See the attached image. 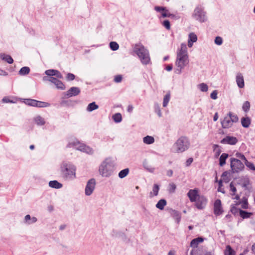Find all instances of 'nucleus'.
Returning <instances> with one entry per match:
<instances>
[{
	"mask_svg": "<svg viewBox=\"0 0 255 255\" xmlns=\"http://www.w3.org/2000/svg\"><path fill=\"white\" fill-rule=\"evenodd\" d=\"M163 25L168 30L170 28V23L168 20H165L163 22Z\"/></svg>",
	"mask_w": 255,
	"mask_h": 255,
	"instance_id": "09e8293b",
	"label": "nucleus"
},
{
	"mask_svg": "<svg viewBox=\"0 0 255 255\" xmlns=\"http://www.w3.org/2000/svg\"><path fill=\"white\" fill-rule=\"evenodd\" d=\"M250 103L248 101L245 102L242 106V109L245 112H247L250 110Z\"/></svg>",
	"mask_w": 255,
	"mask_h": 255,
	"instance_id": "a19ab883",
	"label": "nucleus"
},
{
	"mask_svg": "<svg viewBox=\"0 0 255 255\" xmlns=\"http://www.w3.org/2000/svg\"><path fill=\"white\" fill-rule=\"evenodd\" d=\"M171 215L175 220L176 223L179 224L180 223L181 217L180 213L177 211L172 210L171 212Z\"/></svg>",
	"mask_w": 255,
	"mask_h": 255,
	"instance_id": "4be33fe9",
	"label": "nucleus"
},
{
	"mask_svg": "<svg viewBox=\"0 0 255 255\" xmlns=\"http://www.w3.org/2000/svg\"><path fill=\"white\" fill-rule=\"evenodd\" d=\"M110 46L111 49L113 51L118 50L119 47V44L117 42L114 41L110 42Z\"/></svg>",
	"mask_w": 255,
	"mask_h": 255,
	"instance_id": "37998d69",
	"label": "nucleus"
},
{
	"mask_svg": "<svg viewBox=\"0 0 255 255\" xmlns=\"http://www.w3.org/2000/svg\"><path fill=\"white\" fill-rule=\"evenodd\" d=\"M172 69V66L171 65H168L166 67V70L168 71H170Z\"/></svg>",
	"mask_w": 255,
	"mask_h": 255,
	"instance_id": "774afa93",
	"label": "nucleus"
},
{
	"mask_svg": "<svg viewBox=\"0 0 255 255\" xmlns=\"http://www.w3.org/2000/svg\"><path fill=\"white\" fill-rule=\"evenodd\" d=\"M49 186L52 188H54L55 189H59L62 187V184L60 183L56 180H53L50 181L49 182Z\"/></svg>",
	"mask_w": 255,
	"mask_h": 255,
	"instance_id": "b1692460",
	"label": "nucleus"
},
{
	"mask_svg": "<svg viewBox=\"0 0 255 255\" xmlns=\"http://www.w3.org/2000/svg\"><path fill=\"white\" fill-rule=\"evenodd\" d=\"M236 156L237 157L239 158L244 160L245 161H246V160H247L245 156L243 154H242L240 153H237L236 154Z\"/></svg>",
	"mask_w": 255,
	"mask_h": 255,
	"instance_id": "6e6d98bb",
	"label": "nucleus"
},
{
	"mask_svg": "<svg viewBox=\"0 0 255 255\" xmlns=\"http://www.w3.org/2000/svg\"><path fill=\"white\" fill-rule=\"evenodd\" d=\"M230 190L233 192L232 195H235L237 190H236V187H234L232 182L230 183Z\"/></svg>",
	"mask_w": 255,
	"mask_h": 255,
	"instance_id": "5fc2aeb1",
	"label": "nucleus"
},
{
	"mask_svg": "<svg viewBox=\"0 0 255 255\" xmlns=\"http://www.w3.org/2000/svg\"><path fill=\"white\" fill-rule=\"evenodd\" d=\"M193 159L192 158H188L186 162V165L189 166L193 162Z\"/></svg>",
	"mask_w": 255,
	"mask_h": 255,
	"instance_id": "bf43d9fd",
	"label": "nucleus"
},
{
	"mask_svg": "<svg viewBox=\"0 0 255 255\" xmlns=\"http://www.w3.org/2000/svg\"><path fill=\"white\" fill-rule=\"evenodd\" d=\"M133 51L138 56L142 64L147 65L150 63L149 52L143 45L136 44L133 47Z\"/></svg>",
	"mask_w": 255,
	"mask_h": 255,
	"instance_id": "39448f33",
	"label": "nucleus"
},
{
	"mask_svg": "<svg viewBox=\"0 0 255 255\" xmlns=\"http://www.w3.org/2000/svg\"><path fill=\"white\" fill-rule=\"evenodd\" d=\"M30 69L28 67H23L19 71V74L20 75H25L29 73Z\"/></svg>",
	"mask_w": 255,
	"mask_h": 255,
	"instance_id": "72a5a7b5",
	"label": "nucleus"
},
{
	"mask_svg": "<svg viewBox=\"0 0 255 255\" xmlns=\"http://www.w3.org/2000/svg\"><path fill=\"white\" fill-rule=\"evenodd\" d=\"M193 17L200 22H204L207 20L205 12L201 6H198L195 8L193 13Z\"/></svg>",
	"mask_w": 255,
	"mask_h": 255,
	"instance_id": "6e6552de",
	"label": "nucleus"
},
{
	"mask_svg": "<svg viewBox=\"0 0 255 255\" xmlns=\"http://www.w3.org/2000/svg\"><path fill=\"white\" fill-rule=\"evenodd\" d=\"M122 80V76L120 75L116 76L115 77V79H114V81L116 83H119V82H121Z\"/></svg>",
	"mask_w": 255,
	"mask_h": 255,
	"instance_id": "4d7b16f0",
	"label": "nucleus"
},
{
	"mask_svg": "<svg viewBox=\"0 0 255 255\" xmlns=\"http://www.w3.org/2000/svg\"><path fill=\"white\" fill-rule=\"evenodd\" d=\"M241 124L244 128H248L251 123V120L249 117H243L241 120Z\"/></svg>",
	"mask_w": 255,
	"mask_h": 255,
	"instance_id": "412c9836",
	"label": "nucleus"
},
{
	"mask_svg": "<svg viewBox=\"0 0 255 255\" xmlns=\"http://www.w3.org/2000/svg\"><path fill=\"white\" fill-rule=\"evenodd\" d=\"M80 93V90L79 88L73 87L67 91L66 96L68 97H71L72 96H77Z\"/></svg>",
	"mask_w": 255,
	"mask_h": 255,
	"instance_id": "dca6fc26",
	"label": "nucleus"
},
{
	"mask_svg": "<svg viewBox=\"0 0 255 255\" xmlns=\"http://www.w3.org/2000/svg\"><path fill=\"white\" fill-rule=\"evenodd\" d=\"M204 239L202 237H198L192 240L190 243V246L192 248H197L199 243H202Z\"/></svg>",
	"mask_w": 255,
	"mask_h": 255,
	"instance_id": "aec40b11",
	"label": "nucleus"
},
{
	"mask_svg": "<svg viewBox=\"0 0 255 255\" xmlns=\"http://www.w3.org/2000/svg\"><path fill=\"white\" fill-rule=\"evenodd\" d=\"M231 167L234 172L242 171L244 168V164L239 159L231 158Z\"/></svg>",
	"mask_w": 255,
	"mask_h": 255,
	"instance_id": "1a4fd4ad",
	"label": "nucleus"
},
{
	"mask_svg": "<svg viewBox=\"0 0 255 255\" xmlns=\"http://www.w3.org/2000/svg\"><path fill=\"white\" fill-rule=\"evenodd\" d=\"M198 88L202 92H207L208 90V85L204 83H201L198 85Z\"/></svg>",
	"mask_w": 255,
	"mask_h": 255,
	"instance_id": "ea45409f",
	"label": "nucleus"
},
{
	"mask_svg": "<svg viewBox=\"0 0 255 255\" xmlns=\"http://www.w3.org/2000/svg\"><path fill=\"white\" fill-rule=\"evenodd\" d=\"M43 80H48L55 84L58 79L54 77L47 78V77H43Z\"/></svg>",
	"mask_w": 255,
	"mask_h": 255,
	"instance_id": "49530a36",
	"label": "nucleus"
},
{
	"mask_svg": "<svg viewBox=\"0 0 255 255\" xmlns=\"http://www.w3.org/2000/svg\"><path fill=\"white\" fill-rule=\"evenodd\" d=\"M159 190V186L157 184L153 185L152 191L150 193V196L153 197V196H157Z\"/></svg>",
	"mask_w": 255,
	"mask_h": 255,
	"instance_id": "2f4dec72",
	"label": "nucleus"
},
{
	"mask_svg": "<svg viewBox=\"0 0 255 255\" xmlns=\"http://www.w3.org/2000/svg\"><path fill=\"white\" fill-rule=\"evenodd\" d=\"M190 146L189 138L184 136L180 137L174 143L173 151L176 153H182L188 149Z\"/></svg>",
	"mask_w": 255,
	"mask_h": 255,
	"instance_id": "20e7f679",
	"label": "nucleus"
},
{
	"mask_svg": "<svg viewBox=\"0 0 255 255\" xmlns=\"http://www.w3.org/2000/svg\"><path fill=\"white\" fill-rule=\"evenodd\" d=\"M35 123L38 126H43L45 124L44 119L40 116H37L34 118Z\"/></svg>",
	"mask_w": 255,
	"mask_h": 255,
	"instance_id": "a878e982",
	"label": "nucleus"
},
{
	"mask_svg": "<svg viewBox=\"0 0 255 255\" xmlns=\"http://www.w3.org/2000/svg\"><path fill=\"white\" fill-rule=\"evenodd\" d=\"M214 214L216 215H221L223 212L221 207V202L219 199L216 200L214 203Z\"/></svg>",
	"mask_w": 255,
	"mask_h": 255,
	"instance_id": "2eb2a0df",
	"label": "nucleus"
},
{
	"mask_svg": "<svg viewBox=\"0 0 255 255\" xmlns=\"http://www.w3.org/2000/svg\"><path fill=\"white\" fill-rule=\"evenodd\" d=\"M50 106V104L47 102L37 101L36 107L45 108Z\"/></svg>",
	"mask_w": 255,
	"mask_h": 255,
	"instance_id": "e433bc0d",
	"label": "nucleus"
},
{
	"mask_svg": "<svg viewBox=\"0 0 255 255\" xmlns=\"http://www.w3.org/2000/svg\"><path fill=\"white\" fill-rule=\"evenodd\" d=\"M55 85L58 89H60L61 90L64 89L65 87L64 84L61 81L59 80H58L56 83H55Z\"/></svg>",
	"mask_w": 255,
	"mask_h": 255,
	"instance_id": "a18cd8bd",
	"label": "nucleus"
},
{
	"mask_svg": "<svg viewBox=\"0 0 255 255\" xmlns=\"http://www.w3.org/2000/svg\"><path fill=\"white\" fill-rule=\"evenodd\" d=\"M62 177L66 180H72L76 178V167L70 162L64 161L60 166Z\"/></svg>",
	"mask_w": 255,
	"mask_h": 255,
	"instance_id": "f03ea898",
	"label": "nucleus"
},
{
	"mask_svg": "<svg viewBox=\"0 0 255 255\" xmlns=\"http://www.w3.org/2000/svg\"><path fill=\"white\" fill-rule=\"evenodd\" d=\"M167 175L169 177H171L173 175V171L171 169H169L167 171Z\"/></svg>",
	"mask_w": 255,
	"mask_h": 255,
	"instance_id": "0e129e2a",
	"label": "nucleus"
},
{
	"mask_svg": "<svg viewBox=\"0 0 255 255\" xmlns=\"http://www.w3.org/2000/svg\"><path fill=\"white\" fill-rule=\"evenodd\" d=\"M133 107L132 105H128V111L129 113H131L133 110Z\"/></svg>",
	"mask_w": 255,
	"mask_h": 255,
	"instance_id": "338daca9",
	"label": "nucleus"
},
{
	"mask_svg": "<svg viewBox=\"0 0 255 255\" xmlns=\"http://www.w3.org/2000/svg\"><path fill=\"white\" fill-rule=\"evenodd\" d=\"M2 102L3 103H11L12 101L9 100V99L7 97H4L2 100Z\"/></svg>",
	"mask_w": 255,
	"mask_h": 255,
	"instance_id": "680f3d73",
	"label": "nucleus"
},
{
	"mask_svg": "<svg viewBox=\"0 0 255 255\" xmlns=\"http://www.w3.org/2000/svg\"><path fill=\"white\" fill-rule=\"evenodd\" d=\"M96 186V180L94 178H92L88 180L85 187V192L86 196H90L94 190Z\"/></svg>",
	"mask_w": 255,
	"mask_h": 255,
	"instance_id": "9d476101",
	"label": "nucleus"
},
{
	"mask_svg": "<svg viewBox=\"0 0 255 255\" xmlns=\"http://www.w3.org/2000/svg\"><path fill=\"white\" fill-rule=\"evenodd\" d=\"M237 211H239L240 216L243 219L249 218L252 215V213L248 212L241 209H238L236 207H233L231 209V212L233 213H236Z\"/></svg>",
	"mask_w": 255,
	"mask_h": 255,
	"instance_id": "4468645a",
	"label": "nucleus"
},
{
	"mask_svg": "<svg viewBox=\"0 0 255 255\" xmlns=\"http://www.w3.org/2000/svg\"><path fill=\"white\" fill-rule=\"evenodd\" d=\"M236 82L240 88H243L245 86L244 79L243 75L238 73L236 76Z\"/></svg>",
	"mask_w": 255,
	"mask_h": 255,
	"instance_id": "a211bd4d",
	"label": "nucleus"
},
{
	"mask_svg": "<svg viewBox=\"0 0 255 255\" xmlns=\"http://www.w3.org/2000/svg\"><path fill=\"white\" fill-rule=\"evenodd\" d=\"M143 141L146 144H150L154 142V138L151 136L147 135L143 137Z\"/></svg>",
	"mask_w": 255,
	"mask_h": 255,
	"instance_id": "cd10ccee",
	"label": "nucleus"
},
{
	"mask_svg": "<svg viewBox=\"0 0 255 255\" xmlns=\"http://www.w3.org/2000/svg\"><path fill=\"white\" fill-rule=\"evenodd\" d=\"M238 142V139L236 137L231 136H227L223 138L221 142L224 144H229L231 145H235Z\"/></svg>",
	"mask_w": 255,
	"mask_h": 255,
	"instance_id": "ddd939ff",
	"label": "nucleus"
},
{
	"mask_svg": "<svg viewBox=\"0 0 255 255\" xmlns=\"http://www.w3.org/2000/svg\"><path fill=\"white\" fill-rule=\"evenodd\" d=\"M143 166L146 170H147L150 173L154 172L155 170V168L154 167H151L146 160H144L143 162Z\"/></svg>",
	"mask_w": 255,
	"mask_h": 255,
	"instance_id": "bb28decb",
	"label": "nucleus"
},
{
	"mask_svg": "<svg viewBox=\"0 0 255 255\" xmlns=\"http://www.w3.org/2000/svg\"><path fill=\"white\" fill-rule=\"evenodd\" d=\"M217 91L216 90H214L212 92V93L210 95V97L212 99L216 100L217 99Z\"/></svg>",
	"mask_w": 255,
	"mask_h": 255,
	"instance_id": "603ef678",
	"label": "nucleus"
},
{
	"mask_svg": "<svg viewBox=\"0 0 255 255\" xmlns=\"http://www.w3.org/2000/svg\"><path fill=\"white\" fill-rule=\"evenodd\" d=\"M235 252L228 245L226 247V249L225 251V255H234Z\"/></svg>",
	"mask_w": 255,
	"mask_h": 255,
	"instance_id": "4c0bfd02",
	"label": "nucleus"
},
{
	"mask_svg": "<svg viewBox=\"0 0 255 255\" xmlns=\"http://www.w3.org/2000/svg\"><path fill=\"white\" fill-rule=\"evenodd\" d=\"M128 173H129L128 168L124 169L121 170L119 173V177L120 178H123L125 177L126 176H127L128 175Z\"/></svg>",
	"mask_w": 255,
	"mask_h": 255,
	"instance_id": "f704fd0d",
	"label": "nucleus"
},
{
	"mask_svg": "<svg viewBox=\"0 0 255 255\" xmlns=\"http://www.w3.org/2000/svg\"><path fill=\"white\" fill-rule=\"evenodd\" d=\"M54 76H56L57 78H62V74L57 70H56L55 74Z\"/></svg>",
	"mask_w": 255,
	"mask_h": 255,
	"instance_id": "052dcab7",
	"label": "nucleus"
},
{
	"mask_svg": "<svg viewBox=\"0 0 255 255\" xmlns=\"http://www.w3.org/2000/svg\"><path fill=\"white\" fill-rule=\"evenodd\" d=\"M115 165L114 162L109 158L106 159L99 166V172L103 177H109L114 172Z\"/></svg>",
	"mask_w": 255,
	"mask_h": 255,
	"instance_id": "7ed1b4c3",
	"label": "nucleus"
},
{
	"mask_svg": "<svg viewBox=\"0 0 255 255\" xmlns=\"http://www.w3.org/2000/svg\"><path fill=\"white\" fill-rule=\"evenodd\" d=\"M113 119L116 123H120L122 120V115L120 113H116L113 116Z\"/></svg>",
	"mask_w": 255,
	"mask_h": 255,
	"instance_id": "58836bf2",
	"label": "nucleus"
},
{
	"mask_svg": "<svg viewBox=\"0 0 255 255\" xmlns=\"http://www.w3.org/2000/svg\"><path fill=\"white\" fill-rule=\"evenodd\" d=\"M99 108L98 105H96L95 102H92L89 104L87 107V111L89 112H92L94 110L98 109Z\"/></svg>",
	"mask_w": 255,
	"mask_h": 255,
	"instance_id": "c85d7f7f",
	"label": "nucleus"
},
{
	"mask_svg": "<svg viewBox=\"0 0 255 255\" xmlns=\"http://www.w3.org/2000/svg\"><path fill=\"white\" fill-rule=\"evenodd\" d=\"M0 57L1 59L6 61L9 64H11L13 62V59L8 55L1 53L0 54Z\"/></svg>",
	"mask_w": 255,
	"mask_h": 255,
	"instance_id": "393cba45",
	"label": "nucleus"
},
{
	"mask_svg": "<svg viewBox=\"0 0 255 255\" xmlns=\"http://www.w3.org/2000/svg\"><path fill=\"white\" fill-rule=\"evenodd\" d=\"M155 112L159 117H161V112L158 104L155 105Z\"/></svg>",
	"mask_w": 255,
	"mask_h": 255,
	"instance_id": "3c124183",
	"label": "nucleus"
},
{
	"mask_svg": "<svg viewBox=\"0 0 255 255\" xmlns=\"http://www.w3.org/2000/svg\"><path fill=\"white\" fill-rule=\"evenodd\" d=\"M56 70H47L45 72V73L48 76H54L55 74Z\"/></svg>",
	"mask_w": 255,
	"mask_h": 255,
	"instance_id": "de8ad7c7",
	"label": "nucleus"
},
{
	"mask_svg": "<svg viewBox=\"0 0 255 255\" xmlns=\"http://www.w3.org/2000/svg\"><path fill=\"white\" fill-rule=\"evenodd\" d=\"M189 62L187 45L185 43H181L180 47L177 50L175 72L177 74H181Z\"/></svg>",
	"mask_w": 255,
	"mask_h": 255,
	"instance_id": "f257e3e1",
	"label": "nucleus"
},
{
	"mask_svg": "<svg viewBox=\"0 0 255 255\" xmlns=\"http://www.w3.org/2000/svg\"><path fill=\"white\" fill-rule=\"evenodd\" d=\"M187 196L191 202H196L198 197L200 196L197 189H190L187 193Z\"/></svg>",
	"mask_w": 255,
	"mask_h": 255,
	"instance_id": "9b49d317",
	"label": "nucleus"
},
{
	"mask_svg": "<svg viewBox=\"0 0 255 255\" xmlns=\"http://www.w3.org/2000/svg\"><path fill=\"white\" fill-rule=\"evenodd\" d=\"M37 219L35 217H31L29 215H27L24 217L23 222L27 225H31L36 223Z\"/></svg>",
	"mask_w": 255,
	"mask_h": 255,
	"instance_id": "6ab92c4d",
	"label": "nucleus"
},
{
	"mask_svg": "<svg viewBox=\"0 0 255 255\" xmlns=\"http://www.w3.org/2000/svg\"><path fill=\"white\" fill-rule=\"evenodd\" d=\"M75 75L72 73H68L67 75V79L69 81H72L75 79Z\"/></svg>",
	"mask_w": 255,
	"mask_h": 255,
	"instance_id": "864d4df0",
	"label": "nucleus"
},
{
	"mask_svg": "<svg viewBox=\"0 0 255 255\" xmlns=\"http://www.w3.org/2000/svg\"><path fill=\"white\" fill-rule=\"evenodd\" d=\"M196 207L200 210L203 209L205 208L207 204V199L203 196L198 197L197 200L195 202Z\"/></svg>",
	"mask_w": 255,
	"mask_h": 255,
	"instance_id": "f8f14e48",
	"label": "nucleus"
},
{
	"mask_svg": "<svg viewBox=\"0 0 255 255\" xmlns=\"http://www.w3.org/2000/svg\"><path fill=\"white\" fill-rule=\"evenodd\" d=\"M238 121L239 118L237 115L229 112L221 121L222 127L223 128H229L232 127L233 123H237Z\"/></svg>",
	"mask_w": 255,
	"mask_h": 255,
	"instance_id": "423d86ee",
	"label": "nucleus"
},
{
	"mask_svg": "<svg viewBox=\"0 0 255 255\" xmlns=\"http://www.w3.org/2000/svg\"><path fill=\"white\" fill-rule=\"evenodd\" d=\"M154 9L157 12H161L163 17H169L170 16L168 10L165 7L156 6L154 7Z\"/></svg>",
	"mask_w": 255,
	"mask_h": 255,
	"instance_id": "f3484780",
	"label": "nucleus"
},
{
	"mask_svg": "<svg viewBox=\"0 0 255 255\" xmlns=\"http://www.w3.org/2000/svg\"><path fill=\"white\" fill-rule=\"evenodd\" d=\"M245 164H246V166L250 168L251 170L255 171V166L252 162H249L247 160H246L245 161Z\"/></svg>",
	"mask_w": 255,
	"mask_h": 255,
	"instance_id": "79ce46f5",
	"label": "nucleus"
},
{
	"mask_svg": "<svg viewBox=\"0 0 255 255\" xmlns=\"http://www.w3.org/2000/svg\"><path fill=\"white\" fill-rule=\"evenodd\" d=\"M189 40L195 42L197 40V35L193 32L190 33L189 34Z\"/></svg>",
	"mask_w": 255,
	"mask_h": 255,
	"instance_id": "c03bdc74",
	"label": "nucleus"
},
{
	"mask_svg": "<svg viewBox=\"0 0 255 255\" xmlns=\"http://www.w3.org/2000/svg\"><path fill=\"white\" fill-rule=\"evenodd\" d=\"M228 157V154L225 153H223L220 157V165L223 166L226 163V160Z\"/></svg>",
	"mask_w": 255,
	"mask_h": 255,
	"instance_id": "473e14b6",
	"label": "nucleus"
},
{
	"mask_svg": "<svg viewBox=\"0 0 255 255\" xmlns=\"http://www.w3.org/2000/svg\"><path fill=\"white\" fill-rule=\"evenodd\" d=\"M228 173L227 171H225L223 173L222 175V179L219 181V186L220 187L222 186V182L224 181L226 183H227L229 181V178L228 176ZM218 191H220V188L218 189Z\"/></svg>",
	"mask_w": 255,
	"mask_h": 255,
	"instance_id": "5701e85b",
	"label": "nucleus"
},
{
	"mask_svg": "<svg viewBox=\"0 0 255 255\" xmlns=\"http://www.w3.org/2000/svg\"><path fill=\"white\" fill-rule=\"evenodd\" d=\"M190 255H200L198 254V252L197 250H193L191 253H190Z\"/></svg>",
	"mask_w": 255,
	"mask_h": 255,
	"instance_id": "e2e57ef3",
	"label": "nucleus"
},
{
	"mask_svg": "<svg viewBox=\"0 0 255 255\" xmlns=\"http://www.w3.org/2000/svg\"><path fill=\"white\" fill-rule=\"evenodd\" d=\"M166 201L164 199H160L156 204V207L160 210H163L166 205Z\"/></svg>",
	"mask_w": 255,
	"mask_h": 255,
	"instance_id": "c756f323",
	"label": "nucleus"
},
{
	"mask_svg": "<svg viewBox=\"0 0 255 255\" xmlns=\"http://www.w3.org/2000/svg\"><path fill=\"white\" fill-rule=\"evenodd\" d=\"M24 103L27 105L36 107L37 100L27 99H24Z\"/></svg>",
	"mask_w": 255,
	"mask_h": 255,
	"instance_id": "7c9ffc66",
	"label": "nucleus"
},
{
	"mask_svg": "<svg viewBox=\"0 0 255 255\" xmlns=\"http://www.w3.org/2000/svg\"><path fill=\"white\" fill-rule=\"evenodd\" d=\"M7 74H7V73L6 71L0 69V75H1V76H7Z\"/></svg>",
	"mask_w": 255,
	"mask_h": 255,
	"instance_id": "69168bd1",
	"label": "nucleus"
},
{
	"mask_svg": "<svg viewBox=\"0 0 255 255\" xmlns=\"http://www.w3.org/2000/svg\"><path fill=\"white\" fill-rule=\"evenodd\" d=\"M215 43L218 45H220L223 43L222 38L221 37L217 36L215 39Z\"/></svg>",
	"mask_w": 255,
	"mask_h": 255,
	"instance_id": "8fccbe9b",
	"label": "nucleus"
},
{
	"mask_svg": "<svg viewBox=\"0 0 255 255\" xmlns=\"http://www.w3.org/2000/svg\"><path fill=\"white\" fill-rule=\"evenodd\" d=\"M68 146L69 147L74 146L76 149L86 152L89 154H92L94 153V150L92 148L86 146L83 143H80L76 139H74L73 141H70Z\"/></svg>",
	"mask_w": 255,
	"mask_h": 255,
	"instance_id": "0eeeda50",
	"label": "nucleus"
},
{
	"mask_svg": "<svg viewBox=\"0 0 255 255\" xmlns=\"http://www.w3.org/2000/svg\"><path fill=\"white\" fill-rule=\"evenodd\" d=\"M242 207L243 209H247L248 208V202L246 200L242 202Z\"/></svg>",
	"mask_w": 255,
	"mask_h": 255,
	"instance_id": "13d9d810",
	"label": "nucleus"
},
{
	"mask_svg": "<svg viewBox=\"0 0 255 255\" xmlns=\"http://www.w3.org/2000/svg\"><path fill=\"white\" fill-rule=\"evenodd\" d=\"M170 99V93H167L164 97L163 102V106L165 107L168 105V103Z\"/></svg>",
	"mask_w": 255,
	"mask_h": 255,
	"instance_id": "c9c22d12",
	"label": "nucleus"
}]
</instances>
